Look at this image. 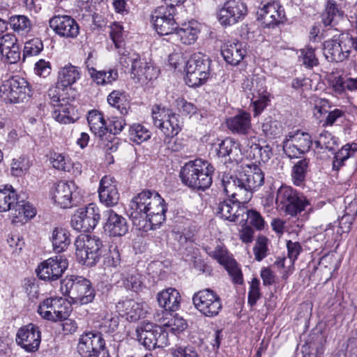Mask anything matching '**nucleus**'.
Here are the masks:
<instances>
[{"mask_svg": "<svg viewBox=\"0 0 357 357\" xmlns=\"http://www.w3.org/2000/svg\"><path fill=\"white\" fill-rule=\"evenodd\" d=\"M70 311V305L62 297L47 298L39 304L37 310L43 319L52 322L66 319Z\"/></svg>", "mask_w": 357, "mask_h": 357, "instance_id": "nucleus-9", "label": "nucleus"}, {"mask_svg": "<svg viewBox=\"0 0 357 357\" xmlns=\"http://www.w3.org/2000/svg\"><path fill=\"white\" fill-rule=\"evenodd\" d=\"M239 181L243 188L245 199L248 202L254 191L260 188L264 183V174L257 165H248L243 170L238 172Z\"/></svg>", "mask_w": 357, "mask_h": 357, "instance_id": "nucleus-16", "label": "nucleus"}, {"mask_svg": "<svg viewBox=\"0 0 357 357\" xmlns=\"http://www.w3.org/2000/svg\"><path fill=\"white\" fill-rule=\"evenodd\" d=\"M50 241L52 243L53 250L55 252L65 251L70 244V232L61 227H56L52 229L50 235Z\"/></svg>", "mask_w": 357, "mask_h": 357, "instance_id": "nucleus-33", "label": "nucleus"}, {"mask_svg": "<svg viewBox=\"0 0 357 357\" xmlns=\"http://www.w3.org/2000/svg\"><path fill=\"white\" fill-rule=\"evenodd\" d=\"M176 8L174 6H159L151 14L154 28L161 36L170 37L177 28L174 19Z\"/></svg>", "mask_w": 357, "mask_h": 357, "instance_id": "nucleus-13", "label": "nucleus"}, {"mask_svg": "<svg viewBox=\"0 0 357 357\" xmlns=\"http://www.w3.org/2000/svg\"><path fill=\"white\" fill-rule=\"evenodd\" d=\"M85 64L91 78L98 85L111 84L119 77V73L116 69L108 68L103 70H97L93 67V61L90 59H86Z\"/></svg>", "mask_w": 357, "mask_h": 357, "instance_id": "nucleus-27", "label": "nucleus"}, {"mask_svg": "<svg viewBox=\"0 0 357 357\" xmlns=\"http://www.w3.org/2000/svg\"><path fill=\"white\" fill-rule=\"evenodd\" d=\"M146 305L132 299L119 301L116 304V310L119 315L130 322H135L144 317Z\"/></svg>", "mask_w": 357, "mask_h": 357, "instance_id": "nucleus-22", "label": "nucleus"}, {"mask_svg": "<svg viewBox=\"0 0 357 357\" xmlns=\"http://www.w3.org/2000/svg\"><path fill=\"white\" fill-rule=\"evenodd\" d=\"M51 162L55 169L68 172L71 168V162L68 157L62 153H54L51 156Z\"/></svg>", "mask_w": 357, "mask_h": 357, "instance_id": "nucleus-58", "label": "nucleus"}, {"mask_svg": "<svg viewBox=\"0 0 357 357\" xmlns=\"http://www.w3.org/2000/svg\"><path fill=\"white\" fill-rule=\"evenodd\" d=\"M31 90L27 82L13 77L0 86V98L6 103H20L29 98Z\"/></svg>", "mask_w": 357, "mask_h": 357, "instance_id": "nucleus-8", "label": "nucleus"}, {"mask_svg": "<svg viewBox=\"0 0 357 357\" xmlns=\"http://www.w3.org/2000/svg\"><path fill=\"white\" fill-rule=\"evenodd\" d=\"M122 284L123 287L135 292L140 291L142 288V275L136 271L127 273H122Z\"/></svg>", "mask_w": 357, "mask_h": 357, "instance_id": "nucleus-47", "label": "nucleus"}, {"mask_svg": "<svg viewBox=\"0 0 357 357\" xmlns=\"http://www.w3.org/2000/svg\"><path fill=\"white\" fill-rule=\"evenodd\" d=\"M310 159L305 158L298 160L292 167L291 178L294 185L301 186L303 184L309 169Z\"/></svg>", "mask_w": 357, "mask_h": 357, "instance_id": "nucleus-43", "label": "nucleus"}, {"mask_svg": "<svg viewBox=\"0 0 357 357\" xmlns=\"http://www.w3.org/2000/svg\"><path fill=\"white\" fill-rule=\"evenodd\" d=\"M162 327L167 331V333L172 332L174 334H176L184 331L187 327V324L185 319L176 315L165 323Z\"/></svg>", "mask_w": 357, "mask_h": 357, "instance_id": "nucleus-55", "label": "nucleus"}, {"mask_svg": "<svg viewBox=\"0 0 357 357\" xmlns=\"http://www.w3.org/2000/svg\"><path fill=\"white\" fill-rule=\"evenodd\" d=\"M100 220L99 208L93 203L77 209L70 220L71 227L78 231L89 232L98 225Z\"/></svg>", "mask_w": 357, "mask_h": 357, "instance_id": "nucleus-12", "label": "nucleus"}, {"mask_svg": "<svg viewBox=\"0 0 357 357\" xmlns=\"http://www.w3.org/2000/svg\"><path fill=\"white\" fill-rule=\"evenodd\" d=\"M43 50V43L38 38H33L24 44V56H33L38 55Z\"/></svg>", "mask_w": 357, "mask_h": 357, "instance_id": "nucleus-57", "label": "nucleus"}, {"mask_svg": "<svg viewBox=\"0 0 357 357\" xmlns=\"http://www.w3.org/2000/svg\"><path fill=\"white\" fill-rule=\"evenodd\" d=\"M15 340L26 352H35L40 347L41 332L37 326L29 324L18 329Z\"/></svg>", "mask_w": 357, "mask_h": 357, "instance_id": "nucleus-19", "label": "nucleus"}, {"mask_svg": "<svg viewBox=\"0 0 357 357\" xmlns=\"http://www.w3.org/2000/svg\"><path fill=\"white\" fill-rule=\"evenodd\" d=\"M324 54L326 59L331 62H340L344 58L341 45L336 39L324 42Z\"/></svg>", "mask_w": 357, "mask_h": 357, "instance_id": "nucleus-42", "label": "nucleus"}, {"mask_svg": "<svg viewBox=\"0 0 357 357\" xmlns=\"http://www.w3.org/2000/svg\"><path fill=\"white\" fill-rule=\"evenodd\" d=\"M313 141L311 135L307 132L301 131L289 132L282 142L284 153L289 158H299L309 152Z\"/></svg>", "mask_w": 357, "mask_h": 357, "instance_id": "nucleus-10", "label": "nucleus"}, {"mask_svg": "<svg viewBox=\"0 0 357 357\" xmlns=\"http://www.w3.org/2000/svg\"><path fill=\"white\" fill-rule=\"evenodd\" d=\"M224 266L234 283L239 284L243 283V274L237 263L234 260L229 259L224 264Z\"/></svg>", "mask_w": 357, "mask_h": 357, "instance_id": "nucleus-61", "label": "nucleus"}, {"mask_svg": "<svg viewBox=\"0 0 357 357\" xmlns=\"http://www.w3.org/2000/svg\"><path fill=\"white\" fill-rule=\"evenodd\" d=\"M321 17L325 26L333 27L342 19L343 13L338 8L334 1L329 0Z\"/></svg>", "mask_w": 357, "mask_h": 357, "instance_id": "nucleus-38", "label": "nucleus"}, {"mask_svg": "<svg viewBox=\"0 0 357 357\" xmlns=\"http://www.w3.org/2000/svg\"><path fill=\"white\" fill-rule=\"evenodd\" d=\"M192 302L196 309L208 317H216L222 308L220 297L208 288L195 293Z\"/></svg>", "mask_w": 357, "mask_h": 357, "instance_id": "nucleus-11", "label": "nucleus"}, {"mask_svg": "<svg viewBox=\"0 0 357 357\" xmlns=\"http://www.w3.org/2000/svg\"><path fill=\"white\" fill-rule=\"evenodd\" d=\"M173 357H199L196 349L190 346H175L172 349Z\"/></svg>", "mask_w": 357, "mask_h": 357, "instance_id": "nucleus-64", "label": "nucleus"}, {"mask_svg": "<svg viewBox=\"0 0 357 357\" xmlns=\"http://www.w3.org/2000/svg\"><path fill=\"white\" fill-rule=\"evenodd\" d=\"M119 317L112 314H107L99 326L100 333H112L119 327Z\"/></svg>", "mask_w": 357, "mask_h": 357, "instance_id": "nucleus-54", "label": "nucleus"}, {"mask_svg": "<svg viewBox=\"0 0 357 357\" xmlns=\"http://www.w3.org/2000/svg\"><path fill=\"white\" fill-rule=\"evenodd\" d=\"M135 331L138 342L146 349L163 348L169 344L167 331L153 323L143 321Z\"/></svg>", "mask_w": 357, "mask_h": 357, "instance_id": "nucleus-6", "label": "nucleus"}, {"mask_svg": "<svg viewBox=\"0 0 357 357\" xmlns=\"http://www.w3.org/2000/svg\"><path fill=\"white\" fill-rule=\"evenodd\" d=\"M221 53L227 63L236 66L245 56L246 50L243 47L241 43H233L229 45H224Z\"/></svg>", "mask_w": 357, "mask_h": 357, "instance_id": "nucleus-34", "label": "nucleus"}, {"mask_svg": "<svg viewBox=\"0 0 357 357\" xmlns=\"http://www.w3.org/2000/svg\"><path fill=\"white\" fill-rule=\"evenodd\" d=\"M181 123L178 120V115L173 113L172 115L165 119L164 123L158 128L163 132L167 138H173L181 130Z\"/></svg>", "mask_w": 357, "mask_h": 357, "instance_id": "nucleus-44", "label": "nucleus"}, {"mask_svg": "<svg viewBox=\"0 0 357 357\" xmlns=\"http://www.w3.org/2000/svg\"><path fill=\"white\" fill-rule=\"evenodd\" d=\"M50 28L60 37L75 38L79 33V26L69 15H56L49 21Z\"/></svg>", "mask_w": 357, "mask_h": 357, "instance_id": "nucleus-20", "label": "nucleus"}, {"mask_svg": "<svg viewBox=\"0 0 357 357\" xmlns=\"http://www.w3.org/2000/svg\"><path fill=\"white\" fill-rule=\"evenodd\" d=\"M217 154L220 158H229L230 161H237L238 144L235 139L231 137H227L218 144V148L216 149Z\"/></svg>", "mask_w": 357, "mask_h": 357, "instance_id": "nucleus-40", "label": "nucleus"}, {"mask_svg": "<svg viewBox=\"0 0 357 357\" xmlns=\"http://www.w3.org/2000/svg\"><path fill=\"white\" fill-rule=\"evenodd\" d=\"M275 202L291 216L297 215L309 205V202L303 194L287 185H282L278 190Z\"/></svg>", "mask_w": 357, "mask_h": 357, "instance_id": "nucleus-7", "label": "nucleus"}, {"mask_svg": "<svg viewBox=\"0 0 357 357\" xmlns=\"http://www.w3.org/2000/svg\"><path fill=\"white\" fill-rule=\"evenodd\" d=\"M81 77V72L79 68L69 63L61 68L58 73L57 84L63 90L75 84Z\"/></svg>", "mask_w": 357, "mask_h": 357, "instance_id": "nucleus-35", "label": "nucleus"}, {"mask_svg": "<svg viewBox=\"0 0 357 357\" xmlns=\"http://www.w3.org/2000/svg\"><path fill=\"white\" fill-rule=\"evenodd\" d=\"M247 222L257 230L264 229L266 225L264 218L258 211L246 208V212L244 216H241L238 223L245 225Z\"/></svg>", "mask_w": 357, "mask_h": 357, "instance_id": "nucleus-46", "label": "nucleus"}, {"mask_svg": "<svg viewBox=\"0 0 357 357\" xmlns=\"http://www.w3.org/2000/svg\"><path fill=\"white\" fill-rule=\"evenodd\" d=\"M259 284L260 282L257 278H253L250 282L248 299V304L250 306L255 305L261 297Z\"/></svg>", "mask_w": 357, "mask_h": 357, "instance_id": "nucleus-63", "label": "nucleus"}, {"mask_svg": "<svg viewBox=\"0 0 357 357\" xmlns=\"http://www.w3.org/2000/svg\"><path fill=\"white\" fill-rule=\"evenodd\" d=\"M87 121L91 131L96 136L102 137L107 132V125L102 112L96 109L89 112Z\"/></svg>", "mask_w": 357, "mask_h": 357, "instance_id": "nucleus-36", "label": "nucleus"}, {"mask_svg": "<svg viewBox=\"0 0 357 357\" xmlns=\"http://www.w3.org/2000/svg\"><path fill=\"white\" fill-rule=\"evenodd\" d=\"M174 112L171 108L162 104H155L151 109V117L153 125L158 128L164 123L165 119L172 115Z\"/></svg>", "mask_w": 357, "mask_h": 357, "instance_id": "nucleus-48", "label": "nucleus"}, {"mask_svg": "<svg viewBox=\"0 0 357 357\" xmlns=\"http://www.w3.org/2000/svg\"><path fill=\"white\" fill-rule=\"evenodd\" d=\"M31 164L26 157L20 156L14 158L11 163L10 172L13 176L19 177L24 175Z\"/></svg>", "mask_w": 357, "mask_h": 357, "instance_id": "nucleus-51", "label": "nucleus"}, {"mask_svg": "<svg viewBox=\"0 0 357 357\" xmlns=\"http://www.w3.org/2000/svg\"><path fill=\"white\" fill-rule=\"evenodd\" d=\"M129 211L134 225L140 226L142 221L146 222L153 229L165 220L167 207L158 192L144 190L132 199Z\"/></svg>", "mask_w": 357, "mask_h": 357, "instance_id": "nucleus-1", "label": "nucleus"}, {"mask_svg": "<svg viewBox=\"0 0 357 357\" xmlns=\"http://www.w3.org/2000/svg\"><path fill=\"white\" fill-rule=\"evenodd\" d=\"M199 33V25L195 21H190L188 23L182 24L181 26L176 28L172 35L171 40H178L183 44H193L197 39V35Z\"/></svg>", "mask_w": 357, "mask_h": 357, "instance_id": "nucleus-28", "label": "nucleus"}, {"mask_svg": "<svg viewBox=\"0 0 357 357\" xmlns=\"http://www.w3.org/2000/svg\"><path fill=\"white\" fill-rule=\"evenodd\" d=\"M9 24L15 31L27 33L31 30V22L25 15H15L10 18Z\"/></svg>", "mask_w": 357, "mask_h": 357, "instance_id": "nucleus-53", "label": "nucleus"}, {"mask_svg": "<svg viewBox=\"0 0 357 357\" xmlns=\"http://www.w3.org/2000/svg\"><path fill=\"white\" fill-rule=\"evenodd\" d=\"M105 348L102 335L98 332H85L79 336L77 351L82 357H98Z\"/></svg>", "mask_w": 357, "mask_h": 357, "instance_id": "nucleus-17", "label": "nucleus"}, {"mask_svg": "<svg viewBox=\"0 0 357 357\" xmlns=\"http://www.w3.org/2000/svg\"><path fill=\"white\" fill-rule=\"evenodd\" d=\"M238 181V173L235 175L224 173L220 178L221 188L227 197L241 200L242 202H247V200L245 199L243 188Z\"/></svg>", "mask_w": 357, "mask_h": 357, "instance_id": "nucleus-24", "label": "nucleus"}, {"mask_svg": "<svg viewBox=\"0 0 357 357\" xmlns=\"http://www.w3.org/2000/svg\"><path fill=\"white\" fill-rule=\"evenodd\" d=\"M68 266V260L62 256L50 257L40 263L36 270L42 280L53 282L59 280Z\"/></svg>", "mask_w": 357, "mask_h": 357, "instance_id": "nucleus-14", "label": "nucleus"}, {"mask_svg": "<svg viewBox=\"0 0 357 357\" xmlns=\"http://www.w3.org/2000/svg\"><path fill=\"white\" fill-rule=\"evenodd\" d=\"M247 13V6L241 0H229L219 9L218 20L222 26H232L243 20Z\"/></svg>", "mask_w": 357, "mask_h": 357, "instance_id": "nucleus-15", "label": "nucleus"}, {"mask_svg": "<svg viewBox=\"0 0 357 357\" xmlns=\"http://www.w3.org/2000/svg\"><path fill=\"white\" fill-rule=\"evenodd\" d=\"M260 16L266 26H274L282 21L284 10L278 2H269L261 9Z\"/></svg>", "mask_w": 357, "mask_h": 357, "instance_id": "nucleus-31", "label": "nucleus"}, {"mask_svg": "<svg viewBox=\"0 0 357 357\" xmlns=\"http://www.w3.org/2000/svg\"><path fill=\"white\" fill-rule=\"evenodd\" d=\"M257 138L255 136L250 137L248 140L247 146L249 149L247 150L248 157L254 160L255 162H268L273 155V147L266 144L257 143Z\"/></svg>", "mask_w": 357, "mask_h": 357, "instance_id": "nucleus-26", "label": "nucleus"}, {"mask_svg": "<svg viewBox=\"0 0 357 357\" xmlns=\"http://www.w3.org/2000/svg\"><path fill=\"white\" fill-rule=\"evenodd\" d=\"M243 89L248 95H252L253 97H259V96L268 95L266 86V80L264 77L254 75L251 79L248 80L244 84Z\"/></svg>", "mask_w": 357, "mask_h": 357, "instance_id": "nucleus-41", "label": "nucleus"}, {"mask_svg": "<svg viewBox=\"0 0 357 357\" xmlns=\"http://www.w3.org/2000/svg\"><path fill=\"white\" fill-rule=\"evenodd\" d=\"M261 130L266 136L275 137L281 134L282 127L278 121L270 120L262 123Z\"/></svg>", "mask_w": 357, "mask_h": 357, "instance_id": "nucleus-62", "label": "nucleus"}, {"mask_svg": "<svg viewBox=\"0 0 357 357\" xmlns=\"http://www.w3.org/2000/svg\"><path fill=\"white\" fill-rule=\"evenodd\" d=\"M52 199L63 208H71L78 202L77 186L73 181H60L52 191Z\"/></svg>", "mask_w": 357, "mask_h": 357, "instance_id": "nucleus-18", "label": "nucleus"}, {"mask_svg": "<svg viewBox=\"0 0 357 357\" xmlns=\"http://www.w3.org/2000/svg\"><path fill=\"white\" fill-rule=\"evenodd\" d=\"M315 144L317 148L325 149L328 151H334L337 145L334 137L328 132L321 133Z\"/></svg>", "mask_w": 357, "mask_h": 357, "instance_id": "nucleus-60", "label": "nucleus"}, {"mask_svg": "<svg viewBox=\"0 0 357 357\" xmlns=\"http://www.w3.org/2000/svg\"><path fill=\"white\" fill-rule=\"evenodd\" d=\"M268 239L264 236H259L257 238L255 245L253 248L255 258L260 261L267 256Z\"/></svg>", "mask_w": 357, "mask_h": 357, "instance_id": "nucleus-56", "label": "nucleus"}, {"mask_svg": "<svg viewBox=\"0 0 357 357\" xmlns=\"http://www.w3.org/2000/svg\"><path fill=\"white\" fill-rule=\"evenodd\" d=\"M81 284L78 288L72 302L79 305H86L92 302L95 298V291L91 287V282L84 278L82 280Z\"/></svg>", "mask_w": 357, "mask_h": 357, "instance_id": "nucleus-39", "label": "nucleus"}, {"mask_svg": "<svg viewBox=\"0 0 357 357\" xmlns=\"http://www.w3.org/2000/svg\"><path fill=\"white\" fill-rule=\"evenodd\" d=\"M109 105L116 108L121 115H127L130 109V103L128 96L124 91L119 90L112 91L107 98Z\"/></svg>", "mask_w": 357, "mask_h": 357, "instance_id": "nucleus-37", "label": "nucleus"}, {"mask_svg": "<svg viewBox=\"0 0 357 357\" xmlns=\"http://www.w3.org/2000/svg\"><path fill=\"white\" fill-rule=\"evenodd\" d=\"M77 261L86 266H95L102 255V241L96 236L81 234L75 241Z\"/></svg>", "mask_w": 357, "mask_h": 357, "instance_id": "nucleus-5", "label": "nucleus"}, {"mask_svg": "<svg viewBox=\"0 0 357 357\" xmlns=\"http://www.w3.org/2000/svg\"><path fill=\"white\" fill-rule=\"evenodd\" d=\"M116 183L114 177L110 176H103L100 181L98 188L100 201L107 206H113L118 204L119 193Z\"/></svg>", "mask_w": 357, "mask_h": 357, "instance_id": "nucleus-21", "label": "nucleus"}, {"mask_svg": "<svg viewBox=\"0 0 357 357\" xmlns=\"http://www.w3.org/2000/svg\"><path fill=\"white\" fill-rule=\"evenodd\" d=\"M151 132L143 125L135 123L129 129V137L136 144H141L151 138Z\"/></svg>", "mask_w": 357, "mask_h": 357, "instance_id": "nucleus-49", "label": "nucleus"}, {"mask_svg": "<svg viewBox=\"0 0 357 357\" xmlns=\"http://www.w3.org/2000/svg\"><path fill=\"white\" fill-rule=\"evenodd\" d=\"M325 342V338L321 334L316 335L315 339L304 347L303 352H308L309 357H320L324 352Z\"/></svg>", "mask_w": 357, "mask_h": 357, "instance_id": "nucleus-50", "label": "nucleus"}, {"mask_svg": "<svg viewBox=\"0 0 357 357\" xmlns=\"http://www.w3.org/2000/svg\"><path fill=\"white\" fill-rule=\"evenodd\" d=\"M175 103L176 109L182 116H191L197 112V108L193 103L183 98H177Z\"/></svg>", "mask_w": 357, "mask_h": 357, "instance_id": "nucleus-59", "label": "nucleus"}, {"mask_svg": "<svg viewBox=\"0 0 357 357\" xmlns=\"http://www.w3.org/2000/svg\"><path fill=\"white\" fill-rule=\"evenodd\" d=\"M241 200L236 199L224 200L219 203L217 213L225 220L238 222L241 216H244L246 212V208L241 206Z\"/></svg>", "mask_w": 357, "mask_h": 357, "instance_id": "nucleus-23", "label": "nucleus"}, {"mask_svg": "<svg viewBox=\"0 0 357 357\" xmlns=\"http://www.w3.org/2000/svg\"><path fill=\"white\" fill-rule=\"evenodd\" d=\"M214 167L206 160H195L185 164L181 168L179 176L182 183L196 190H205L212 184Z\"/></svg>", "mask_w": 357, "mask_h": 357, "instance_id": "nucleus-2", "label": "nucleus"}, {"mask_svg": "<svg viewBox=\"0 0 357 357\" xmlns=\"http://www.w3.org/2000/svg\"><path fill=\"white\" fill-rule=\"evenodd\" d=\"M211 63L209 56L201 52L191 55L185 66V83L190 87L203 85L211 75Z\"/></svg>", "mask_w": 357, "mask_h": 357, "instance_id": "nucleus-4", "label": "nucleus"}, {"mask_svg": "<svg viewBox=\"0 0 357 357\" xmlns=\"http://www.w3.org/2000/svg\"><path fill=\"white\" fill-rule=\"evenodd\" d=\"M130 74L136 82H146L155 78L157 71L150 63L140 57L130 68Z\"/></svg>", "mask_w": 357, "mask_h": 357, "instance_id": "nucleus-32", "label": "nucleus"}, {"mask_svg": "<svg viewBox=\"0 0 357 357\" xmlns=\"http://www.w3.org/2000/svg\"><path fill=\"white\" fill-rule=\"evenodd\" d=\"M11 211L13 222H24L33 218L36 209L24 200L19 201L16 191L12 185L0 187V212Z\"/></svg>", "mask_w": 357, "mask_h": 357, "instance_id": "nucleus-3", "label": "nucleus"}, {"mask_svg": "<svg viewBox=\"0 0 357 357\" xmlns=\"http://www.w3.org/2000/svg\"><path fill=\"white\" fill-rule=\"evenodd\" d=\"M107 222L104 229L109 236H122L128 231V226L125 218L117 214L112 209L105 211Z\"/></svg>", "mask_w": 357, "mask_h": 357, "instance_id": "nucleus-25", "label": "nucleus"}, {"mask_svg": "<svg viewBox=\"0 0 357 357\" xmlns=\"http://www.w3.org/2000/svg\"><path fill=\"white\" fill-rule=\"evenodd\" d=\"M82 280H84V278L74 275L67 276L61 282L60 289L62 294L73 300L75 294L77 293L78 288L82 282Z\"/></svg>", "mask_w": 357, "mask_h": 357, "instance_id": "nucleus-45", "label": "nucleus"}, {"mask_svg": "<svg viewBox=\"0 0 357 357\" xmlns=\"http://www.w3.org/2000/svg\"><path fill=\"white\" fill-rule=\"evenodd\" d=\"M228 129L234 134L246 135L251 130L250 114L245 112L229 118L226 121Z\"/></svg>", "mask_w": 357, "mask_h": 357, "instance_id": "nucleus-30", "label": "nucleus"}, {"mask_svg": "<svg viewBox=\"0 0 357 357\" xmlns=\"http://www.w3.org/2000/svg\"><path fill=\"white\" fill-rule=\"evenodd\" d=\"M314 52L315 49L309 46L300 50L299 61L306 68H312L318 66L319 60Z\"/></svg>", "mask_w": 357, "mask_h": 357, "instance_id": "nucleus-52", "label": "nucleus"}, {"mask_svg": "<svg viewBox=\"0 0 357 357\" xmlns=\"http://www.w3.org/2000/svg\"><path fill=\"white\" fill-rule=\"evenodd\" d=\"M181 295L175 288L169 287L157 295L159 305L165 311L176 312L180 307Z\"/></svg>", "mask_w": 357, "mask_h": 357, "instance_id": "nucleus-29", "label": "nucleus"}]
</instances>
